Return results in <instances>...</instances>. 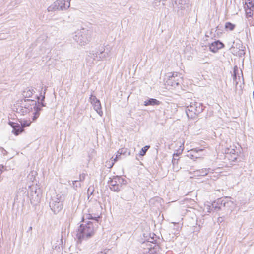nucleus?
Returning <instances> with one entry per match:
<instances>
[{"instance_id":"nucleus-1","label":"nucleus","mask_w":254,"mask_h":254,"mask_svg":"<svg viewBox=\"0 0 254 254\" xmlns=\"http://www.w3.org/2000/svg\"><path fill=\"white\" fill-rule=\"evenodd\" d=\"M97 228V222L89 221L86 224L80 225L77 234L79 239L90 238L94 235Z\"/></svg>"},{"instance_id":"nucleus-2","label":"nucleus","mask_w":254,"mask_h":254,"mask_svg":"<svg viewBox=\"0 0 254 254\" xmlns=\"http://www.w3.org/2000/svg\"><path fill=\"white\" fill-rule=\"evenodd\" d=\"M197 104L196 102L191 103L187 107L186 114L189 118H195L200 113V111L197 109Z\"/></svg>"},{"instance_id":"nucleus-3","label":"nucleus","mask_w":254,"mask_h":254,"mask_svg":"<svg viewBox=\"0 0 254 254\" xmlns=\"http://www.w3.org/2000/svg\"><path fill=\"white\" fill-rule=\"evenodd\" d=\"M254 0H245L244 6L246 14L247 17H251L253 14Z\"/></svg>"},{"instance_id":"nucleus-4","label":"nucleus","mask_w":254,"mask_h":254,"mask_svg":"<svg viewBox=\"0 0 254 254\" xmlns=\"http://www.w3.org/2000/svg\"><path fill=\"white\" fill-rule=\"evenodd\" d=\"M91 103L93 105L94 109L98 113V114L102 116L103 115V112L102 111L101 105L100 101L96 98L95 96L91 95L90 97Z\"/></svg>"},{"instance_id":"nucleus-5","label":"nucleus","mask_w":254,"mask_h":254,"mask_svg":"<svg viewBox=\"0 0 254 254\" xmlns=\"http://www.w3.org/2000/svg\"><path fill=\"white\" fill-rule=\"evenodd\" d=\"M27 100L28 103H25L26 100L25 99H23L18 101L17 103H16L15 105L17 107H20L21 108L24 107L28 111L32 110L33 103H31L32 101L30 100Z\"/></svg>"},{"instance_id":"nucleus-6","label":"nucleus","mask_w":254,"mask_h":254,"mask_svg":"<svg viewBox=\"0 0 254 254\" xmlns=\"http://www.w3.org/2000/svg\"><path fill=\"white\" fill-rule=\"evenodd\" d=\"M224 47V45L222 42L219 41H216L211 44L209 48L211 51L213 53H216L219 50L222 49Z\"/></svg>"},{"instance_id":"nucleus-7","label":"nucleus","mask_w":254,"mask_h":254,"mask_svg":"<svg viewBox=\"0 0 254 254\" xmlns=\"http://www.w3.org/2000/svg\"><path fill=\"white\" fill-rule=\"evenodd\" d=\"M13 128V132L16 135H19L23 131V128L18 123H11L10 124Z\"/></svg>"},{"instance_id":"nucleus-8","label":"nucleus","mask_w":254,"mask_h":254,"mask_svg":"<svg viewBox=\"0 0 254 254\" xmlns=\"http://www.w3.org/2000/svg\"><path fill=\"white\" fill-rule=\"evenodd\" d=\"M110 188L113 191H118L120 190V186L119 184H117V181L116 179L112 180L110 181Z\"/></svg>"},{"instance_id":"nucleus-9","label":"nucleus","mask_w":254,"mask_h":254,"mask_svg":"<svg viewBox=\"0 0 254 254\" xmlns=\"http://www.w3.org/2000/svg\"><path fill=\"white\" fill-rule=\"evenodd\" d=\"M160 104V102L155 99H150L144 102V105L145 106L149 105H158Z\"/></svg>"},{"instance_id":"nucleus-10","label":"nucleus","mask_w":254,"mask_h":254,"mask_svg":"<svg viewBox=\"0 0 254 254\" xmlns=\"http://www.w3.org/2000/svg\"><path fill=\"white\" fill-rule=\"evenodd\" d=\"M202 151H203L202 149H197L196 148L190 150V151L189 153V155L192 158H194V157H195L196 158H198L199 157H198L196 155V153H197L198 152Z\"/></svg>"},{"instance_id":"nucleus-11","label":"nucleus","mask_w":254,"mask_h":254,"mask_svg":"<svg viewBox=\"0 0 254 254\" xmlns=\"http://www.w3.org/2000/svg\"><path fill=\"white\" fill-rule=\"evenodd\" d=\"M226 157L230 161H235L237 159V155L234 153H233L232 154L228 153L226 154Z\"/></svg>"},{"instance_id":"nucleus-12","label":"nucleus","mask_w":254,"mask_h":254,"mask_svg":"<svg viewBox=\"0 0 254 254\" xmlns=\"http://www.w3.org/2000/svg\"><path fill=\"white\" fill-rule=\"evenodd\" d=\"M115 162H116L115 159H113L112 158H111L109 160H108L106 162V164H107L106 165L109 168H111L112 167V166H113V165Z\"/></svg>"},{"instance_id":"nucleus-13","label":"nucleus","mask_w":254,"mask_h":254,"mask_svg":"<svg viewBox=\"0 0 254 254\" xmlns=\"http://www.w3.org/2000/svg\"><path fill=\"white\" fill-rule=\"evenodd\" d=\"M225 27L226 29H229L230 30H233L234 29L235 25L230 22H227L225 24Z\"/></svg>"},{"instance_id":"nucleus-14","label":"nucleus","mask_w":254,"mask_h":254,"mask_svg":"<svg viewBox=\"0 0 254 254\" xmlns=\"http://www.w3.org/2000/svg\"><path fill=\"white\" fill-rule=\"evenodd\" d=\"M149 146H145L143 148H142V149L139 152V155L143 156L145 154L147 150L149 148Z\"/></svg>"},{"instance_id":"nucleus-15","label":"nucleus","mask_w":254,"mask_h":254,"mask_svg":"<svg viewBox=\"0 0 254 254\" xmlns=\"http://www.w3.org/2000/svg\"><path fill=\"white\" fill-rule=\"evenodd\" d=\"M64 1V8H68L70 6V0H62L61 2Z\"/></svg>"},{"instance_id":"nucleus-16","label":"nucleus","mask_w":254,"mask_h":254,"mask_svg":"<svg viewBox=\"0 0 254 254\" xmlns=\"http://www.w3.org/2000/svg\"><path fill=\"white\" fill-rule=\"evenodd\" d=\"M31 123L30 121H24L23 123H21V127L23 128L29 126Z\"/></svg>"}]
</instances>
